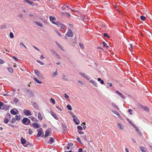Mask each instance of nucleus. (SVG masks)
Segmentation results:
<instances>
[{"label": "nucleus", "mask_w": 152, "mask_h": 152, "mask_svg": "<svg viewBox=\"0 0 152 152\" xmlns=\"http://www.w3.org/2000/svg\"><path fill=\"white\" fill-rule=\"evenodd\" d=\"M37 62L38 63L40 64L41 65H44V63H43V62L41 61H40L37 60Z\"/></svg>", "instance_id": "47"}, {"label": "nucleus", "mask_w": 152, "mask_h": 152, "mask_svg": "<svg viewBox=\"0 0 152 152\" xmlns=\"http://www.w3.org/2000/svg\"><path fill=\"white\" fill-rule=\"evenodd\" d=\"M23 112L24 114L26 116L32 115V114H31V111L25 109Z\"/></svg>", "instance_id": "3"}, {"label": "nucleus", "mask_w": 152, "mask_h": 152, "mask_svg": "<svg viewBox=\"0 0 152 152\" xmlns=\"http://www.w3.org/2000/svg\"><path fill=\"white\" fill-rule=\"evenodd\" d=\"M97 80L98 81H99L100 83L101 84H104V81L102 80H101L100 78H98V79H97Z\"/></svg>", "instance_id": "27"}, {"label": "nucleus", "mask_w": 152, "mask_h": 152, "mask_svg": "<svg viewBox=\"0 0 152 152\" xmlns=\"http://www.w3.org/2000/svg\"><path fill=\"white\" fill-rule=\"evenodd\" d=\"M12 58L15 60L16 61H18V59L15 57L13 56L12 57Z\"/></svg>", "instance_id": "61"}, {"label": "nucleus", "mask_w": 152, "mask_h": 152, "mask_svg": "<svg viewBox=\"0 0 152 152\" xmlns=\"http://www.w3.org/2000/svg\"><path fill=\"white\" fill-rule=\"evenodd\" d=\"M29 134H31L32 133V130L31 129H29V131H28Z\"/></svg>", "instance_id": "57"}, {"label": "nucleus", "mask_w": 152, "mask_h": 152, "mask_svg": "<svg viewBox=\"0 0 152 152\" xmlns=\"http://www.w3.org/2000/svg\"><path fill=\"white\" fill-rule=\"evenodd\" d=\"M56 43L57 45L62 50H64L63 48L61 47V46L57 42H56Z\"/></svg>", "instance_id": "22"}, {"label": "nucleus", "mask_w": 152, "mask_h": 152, "mask_svg": "<svg viewBox=\"0 0 152 152\" xmlns=\"http://www.w3.org/2000/svg\"><path fill=\"white\" fill-rule=\"evenodd\" d=\"M37 131L38 132L37 135V137H39L41 136L42 133H43V132L41 129H37Z\"/></svg>", "instance_id": "5"}, {"label": "nucleus", "mask_w": 152, "mask_h": 152, "mask_svg": "<svg viewBox=\"0 0 152 152\" xmlns=\"http://www.w3.org/2000/svg\"><path fill=\"white\" fill-rule=\"evenodd\" d=\"M14 102L15 103H17L18 102V100L17 98H15L14 99Z\"/></svg>", "instance_id": "52"}, {"label": "nucleus", "mask_w": 152, "mask_h": 152, "mask_svg": "<svg viewBox=\"0 0 152 152\" xmlns=\"http://www.w3.org/2000/svg\"><path fill=\"white\" fill-rule=\"evenodd\" d=\"M79 134H83L84 133V132H82L81 130L78 131Z\"/></svg>", "instance_id": "59"}, {"label": "nucleus", "mask_w": 152, "mask_h": 152, "mask_svg": "<svg viewBox=\"0 0 152 152\" xmlns=\"http://www.w3.org/2000/svg\"><path fill=\"white\" fill-rule=\"evenodd\" d=\"M117 125L119 127L120 129L122 130L124 128L123 126L121 124L119 123H118Z\"/></svg>", "instance_id": "28"}, {"label": "nucleus", "mask_w": 152, "mask_h": 152, "mask_svg": "<svg viewBox=\"0 0 152 152\" xmlns=\"http://www.w3.org/2000/svg\"><path fill=\"white\" fill-rule=\"evenodd\" d=\"M34 23H35L36 25H38V26H40L41 27H42L43 26L42 24L39 22L34 21Z\"/></svg>", "instance_id": "17"}, {"label": "nucleus", "mask_w": 152, "mask_h": 152, "mask_svg": "<svg viewBox=\"0 0 152 152\" xmlns=\"http://www.w3.org/2000/svg\"><path fill=\"white\" fill-rule=\"evenodd\" d=\"M50 113L52 116H53L55 119H56V120H58V117L56 116V114L53 112L51 111L50 112Z\"/></svg>", "instance_id": "15"}, {"label": "nucleus", "mask_w": 152, "mask_h": 152, "mask_svg": "<svg viewBox=\"0 0 152 152\" xmlns=\"http://www.w3.org/2000/svg\"><path fill=\"white\" fill-rule=\"evenodd\" d=\"M32 126L35 129L39 128L40 127V125L36 123H34L32 125Z\"/></svg>", "instance_id": "8"}, {"label": "nucleus", "mask_w": 152, "mask_h": 152, "mask_svg": "<svg viewBox=\"0 0 152 152\" xmlns=\"http://www.w3.org/2000/svg\"><path fill=\"white\" fill-rule=\"evenodd\" d=\"M64 97L66 99H68L69 98V96L66 94H64Z\"/></svg>", "instance_id": "56"}, {"label": "nucleus", "mask_w": 152, "mask_h": 152, "mask_svg": "<svg viewBox=\"0 0 152 152\" xmlns=\"http://www.w3.org/2000/svg\"><path fill=\"white\" fill-rule=\"evenodd\" d=\"M57 75L58 72L57 70H56V71L55 72L53 73L52 74V76L53 77H55V76H56Z\"/></svg>", "instance_id": "24"}, {"label": "nucleus", "mask_w": 152, "mask_h": 152, "mask_svg": "<svg viewBox=\"0 0 152 152\" xmlns=\"http://www.w3.org/2000/svg\"><path fill=\"white\" fill-rule=\"evenodd\" d=\"M20 46H23L25 48H26V49L27 48L26 46L24 44L23 42H21L20 43Z\"/></svg>", "instance_id": "48"}, {"label": "nucleus", "mask_w": 152, "mask_h": 152, "mask_svg": "<svg viewBox=\"0 0 152 152\" xmlns=\"http://www.w3.org/2000/svg\"><path fill=\"white\" fill-rule=\"evenodd\" d=\"M104 37H107L108 38H110V37L109 36H108L107 34V33H104Z\"/></svg>", "instance_id": "55"}, {"label": "nucleus", "mask_w": 152, "mask_h": 152, "mask_svg": "<svg viewBox=\"0 0 152 152\" xmlns=\"http://www.w3.org/2000/svg\"><path fill=\"white\" fill-rule=\"evenodd\" d=\"M10 113L12 115H15L17 114L16 112L14 111L13 109L11 110L10 111Z\"/></svg>", "instance_id": "23"}, {"label": "nucleus", "mask_w": 152, "mask_h": 152, "mask_svg": "<svg viewBox=\"0 0 152 152\" xmlns=\"http://www.w3.org/2000/svg\"><path fill=\"white\" fill-rule=\"evenodd\" d=\"M62 125L63 126V130H66L67 129V127L64 124H63Z\"/></svg>", "instance_id": "43"}, {"label": "nucleus", "mask_w": 152, "mask_h": 152, "mask_svg": "<svg viewBox=\"0 0 152 152\" xmlns=\"http://www.w3.org/2000/svg\"><path fill=\"white\" fill-rule=\"evenodd\" d=\"M132 111V110L131 109H129L128 110V112L129 113L130 115H132V113L131 112Z\"/></svg>", "instance_id": "60"}, {"label": "nucleus", "mask_w": 152, "mask_h": 152, "mask_svg": "<svg viewBox=\"0 0 152 152\" xmlns=\"http://www.w3.org/2000/svg\"><path fill=\"white\" fill-rule=\"evenodd\" d=\"M138 106L139 107V108L140 109H142V108H143V106H142L141 104H139L138 105Z\"/></svg>", "instance_id": "58"}, {"label": "nucleus", "mask_w": 152, "mask_h": 152, "mask_svg": "<svg viewBox=\"0 0 152 152\" xmlns=\"http://www.w3.org/2000/svg\"><path fill=\"white\" fill-rule=\"evenodd\" d=\"M4 103L1 102H0V109H2Z\"/></svg>", "instance_id": "46"}, {"label": "nucleus", "mask_w": 152, "mask_h": 152, "mask_svg": "<svg viewBox=\"0 0 152 152\" xmlns=\"http://www.w3.org/2000/svg\"><path fill=\"white\" fill-rule=\"evenodd\" d=\"M77 141L81 143V140H80V139L78 137L77 139Z\"/></svg>", "instance_id": "62"}, {"label": "nucleus", "mask_w": 152, "mask_h": 152, "mask_svg": "<svg viewBox=\"0 0 152 152\" xmlns=\"http://www.w3.org/2000/svg\"><path fill=\"white\" fill-rule=\"evenodd\" d=\"M4 122L6 124H7L9 122V120L7 118H4Z\"/></svg>", "instance_id": "40"}, {"label": "nucleus", "mask_w": 152, "mask_h": 152, "mask_svg": "<svg viewBox=\"0 0 152 152\" xmlns=\"http://www.w3.org/2000/svg\"><path fill=\"white\" fill-rule=\"evenodd\" d=\"M50 134V132L48 131V130H47L45 132V137H47V136H48Z\"/></svg>", "instance_id": "25"}, {"label": "nucleus", "mask_w": 152, "mask_h": 152, "mask_svg": "<svg viewBox=\"0 0 152 152\" xmlns=\"http://www.w3.org/2000/svg\"><path fill=\"white\" fill-rule=\"evenodd\" d=\"M15 118L16 120L19 121L20 119V116L19 115H16L15 116Z\"/></svg>", "instance_id": "26"}, {"label": "nucleus", "mask_w": 152, "mask_h": 152, "mask_svg": "<svg viewBox=\"0 0 152 152\" xmlns=\"http://www.w3.org/2000/svg\"><path fill=\"white\" fill-rule=\"evenodd\" d=\"M132 125L133 126L134 128L135 129H136V131H137V132L138 131H139V130L138 129V128H137L133 124H132Z\"/></svg>", "instance_id": "38"}, {"label": "nucleus", "mask_w": 152, "mask_h": 152, "mask_svg": "<svg viewBox=\"0 0 152 152\" xmlns=\"http://www.w3.org/2000/svg\"><path fill=\"white\" fill-rule=\"evenodd\" d=\"M115 93L117 94L119 96H121V98L122 99H125V97L123 95V94L121 93L120 92H119L118 91H115Z\"/></svg>", "instance_id": "11"}, {"label": "nucleus", "mask_w": 152, "mask_h": 152, "mask_svg": "<svg viewBox=\"0 0 152 152\" xmlns=\"http://www.w3.org/2000/svg\"><path fill=\"white\" fill-rule=\"evenodd\" d=\"M8 70L11 73H12L13 72V69L12 68H8Z\"/></svg>", "instance_id": "51"}, {"label": "nucleus", "mask_w": 152, "mask_h": 152, "mask_svg": "<svg viewBox=\"0 0 152 152\" xmlns=\"http://www.w3.org/2000/svg\"><path fill=\"white\" fill-rule=\"evenodd\" d=\"M89 82H90L91 83H92L93 84V85L95 87H98V85L96 82L94 80H91L89 81Z\"/></svg>", "instance_id": "10"}, {"label": "nucleus", "mask_w": 152, "mask_h": 152, "mask_svg": "<svg viewBox=\"0 0 152 152\" xmlns=\"http://www.w3.org/2000/svg\"><path fill=\"white\" fill-rule=\"evenodd\" d=\"M9 106H7L6 105L4 104L2 110H8L9 109Z\"/></svg>", "instance_id": "14"}, {"label": "nucleus", "mask_w": 152, "mask_h": 152, "mask_svg": "<svg viewBox=\"0 0 152 152\" xmlns=\"http://www.w3.org/2000/svg\"><path fill=\"white\" fill-rule=\"evenodd\" d=\"M66 35L68 37H72L73 35V32L70 29H69L68 32L66 33Z\"/></svg>", "instance_id": "4"}, {"label": "nucleus", "mask_w": 152, "mask_h": 152, "mask_svg": "<svg viewBox=\"0 0 152 152\" xmlns=\"http://www.w3.org/2000/svg\"><path fill=\"white\" fill-rule=\"evenodd\" d=\"M79 45L82 49H83L84 48V45L83 43H80Z\"/></svg>", "instance_id": "50"}, {"label": "nucleus", "mask_w": 152, "mask_h": 152, "mask_svg": "<svg viewBox=\"0 0 152 152\" xmlns=\"http://www.w3.org/2000/svg\"><path fill=\"white\" fill-rule=\"evenodd\" d=\"M56 107L58 109V110L59 111H61V109L58 106H56Z\"/></svg>", "instance_id": "63"}, {"label": "nucleus", "mask_w": 152, "mask_h": 152, "mask_svg": "<svg viewBox=\"0 0 152 152\" xmlns=\"http://www.w3.org/2000/svg\"><path fill=\"white\" fill-rule=\"evenodd\" d=\"M50 102L53 104H55V101L53 98H51L50 99Z\"/></svg>", "instance_id": "34"}, {"label": "nucleus", "mask_w": 152, "mask_h": 152, "mask_svg": "<svg viewBox=\"0 0 152 152\" xmlns=\"http://www.w3.org/2000/svg\"><path fill=\"white\" fill-rule=\"evenodd\" d=\"M33 106L35 108L38 109V105L36 103H34Z\"/></svg>", "instance_id": "39"}, {"label": "nucleus", "mask_w": 152, "mask_h": 152, "mask_svg": "<svg viewBox=\"0 0 152 152\" xmlns=\"http://www.w3.org/2000/svg\"><path fill=\"white\" fill-rule=\"evenodd\" d=\"M102 44L103 45V46L104 47H105L106 46V43L105 42H102Z\"/></svg>", "instance_id": "64"}, {"label": "nucleus", "mask_w": 152, "mask_h": 152, "mask_svg": "<svg viewBox=\"0 0 152 152\" xmlns=\"http://www.w3.org/2000/svg\"><path fill=\"white\" fill-rule=\"evenodd\" d=\"M35 73L37 75V77H42V74L37 70H34Z\"/></svg>", "instance_id": "7"}, {"label": "nucleus", "mask_w": 152, "mask_h": 152, "mask_svg": "<svg viewBox=\"0 0 152 152\" xmlns=\"http://www.w3.org/2000/svg\"><path fill=\"white\" fill-rule=\"evenodd\" d=\"M140 148L141 152H146V149L144 147L141 146Z\"/></svg>", "instance_id": "19"}, {"label": "nucleus", "mask_w": 152, "mask_h": 152, "mask_svg": "<svg viewBox=\"0 0 152 152\" xmlns=\"http://www.w3.org/2000/svg\"><path fill=\"white\" fill-rule=\"evenodd\" d=\"M73 121L76 125H78L80 123V121L77 118H73Z\"/></svg>", "instance_id": "13"}, {"label": "nucleus", "mask_w": 152, "mask_h": 152, "mask_svg": "<svg viewBox=\"0 0 152 152\" xmlns=\"http://www.w3.org/2000/svg\"><path fill=\"white\" fill-rule=\"evenodd\" d=\"M63 79L65 80H68V78L67 76L65 75H63Z\"/></svg>", "instance_id": "29"}, {"label": "nucleus", "mask_w": 152, "mask_h": 152, "mask_svg": "<svg viewBox=\"0 0 152 152\" xmlns=\"http://www.w3.org/2000/svg\"><path fill=\"white\" fill-rule=\"evenodd\" d=\"M86 125V123L85 122H84L81 124V126H83V128L84 129H85L86 128V126H85Z\"/></svg>", "instance_id": "42"}, {"label": "nucleus", "mask_w": 152, "mask_h": 152, "mask_svg": "<svg viewBox=\"0 0 152 152\" xmlns=\"http://www.w3.org/2000/svg\"><path fill=\"white\" fill-rule=\"evenodd\" d=\"M54 142V139L53 137H50V141H48V143L50 144L53 143Z\"/></svg>", "instance_id": "18"}, {"label": "nucleus", "mask_w": 152, "mask_h": 152, "mask_svg": "<svg viewBox=\"0 0 152 152\" xmlns=\"http://www.w3.org/2000/svg\"><path fill=\"white\" fill-rule=\"evenodd\" d=\"M21 142L22 144L25 147H27V145H25L24 144L26 142V140L23 138H21Z\"/></svg>", "instance_id": "12"}, {"label": "nucleus", "mask_w": 152, "mask_h": 152, "mask_svg": "<svg viewBox=\"0 0 152 152\" xmlns=\"http://www.w3.org/2000/svg\"><path fill=\"white\" fill-rule=\"evenodd\" d=\"M26 94L30 97H32L34 96V94L33 92L28 89L27 90Z\"/></svg>", "instance_id": "6"}, {"label": "nucleus", "mask_w": 152, "mask_h": 152, "mask_svg": "<svg viewBox=\"0 0 152 152\" xmlns=\"http://www.w3.org/2000/svg\"><path fill=\"white\" fill-rule=\"evenodd\" d=\"M22 123L26 125H28L30 123V121L27 118H24L22 120Z\"/></svg>", "instance_id": "1"}, {"label": "nucleus", "mask_w": 152, "mask_h": 152, "mask_svg": "<svg viewBox=\"0 0 152 152\" xmlns=\"http://www.w3.org/2000/svg\"><path fill=\"white\" fill-rule=\"evenodd\" d=\"M80 74L84 78H85L87 80H89L90 79V77L88 76L85 73H80Z\"/></svg>", "instance_id": "2"}, {"label": "nucleus", "mask_w": 152, "mask_h": 152, "mask_svg": "<svg viewBox=\"0 0 152 152\" xmlns=\"http://www.w3.org/2000/svg\"><path fill=\"white\" fill-rule=\"evenodd\" d=\"M38 118L40 120H42L43 119V118L40 113H38Z\"/></svg>", "instance_id": "20"}, {"label": "nucleus", "mask_w": 152, "mask_h": 152, "mask_svg": "<svg viewBox=\"0 0 152 152\" xmlns=\"http://www.w3.org/2000/svg\"><path fill=\"white\" fill-rule=\"evenodd\" d=\"M112 106L116 108L118 110H119V108H118V107L117 106V105L115 104V103H112Z\"/></svg>", "instance_id": "31"}, {"label": "nucleus", "mask_w": 152, "mask_h": 152, "mask_svg": "<svg viewBox=\"0 0 152 152\" xmlns=\"http://www.w3.org/2000/svg\"><path fill=\"white\" fill-rule=\"evenodd\" d=\"M16 119L15 118H12V120L11 121V122L12 123H14L15 121H16Z\"/></svg>", "instance_id": "44"}, {"label": "nucleus", "mask_w": 152, "mask_h": 152, "mask_svg": "<svg viewBox=\"0 0 152 152\" xmlns=\"http://www.w3.org/2000/svg\"><path fill=\"white\" fill-rule=\"evenodd\" d=\"M34 81H35L37 83H39V84H41L42 83V82L39 80L37 77H34Z\"/></svg>", "instance_id": "21"}, {"label": "nucleus", "mask_w": 152, "mask_h": 152, "mask_svg": "<svg viewBox=\"0 0 152 152\" xmlns=\"http://www.w3.org/2000/svg\"><path fill=\"white\" fill-rule=\"evenodd\" d=\"M112 112L113 113H114V114H116V115H117L118 117H119V116H120V114H119V113H118L116 111H115V110H112Z\"/></svg>", "instance_id": "30"}, {"label": "nucleus", "mask_w": 152, "mask_h": 152, "mask_svg": "<svg viewBox=\"0 0 152 152\" xmlns=\"http://www.w3.org/2000/svg\"><path fill=\"white\" fill-rule=\"evenodd\" d=\"M66 6H67L66 5H65L64 6L61 7V8L63 10H65L66 9Z\"/></svg>", "instance_id": "54"}, {"label": "nucleus", "mask_w": 152, "mask_h": 152, "mask_svg": "<svg viewBox=\"0 0 152 152\" xmlns=\"http://www.w3.org/2000/svg\"><path fill=\"white\" fill-rule=\"evenodd\" d=\"M51 52L52 53L54 54H56V55H58L57 54V53L53 50H51Z\"/></svg>", "instance_id": "53"}, {"label": "nucleus", "mask_w": 152, "mask_h": 152, "mask_svg": "<svg viewBox=\"0 0 152 152\" xmlns=\"http://www.w3.org/2000/svg\"><path fill=\"white\" fill-rule=\"evenodd\" d=\"M50 20L53 24H56V23L53 20L56 19V18L52 16H50L49 17Z\"/></svg>", "instance_id": "9"}, {"label": "nucleus", "mask_w": 152, "mask_h": 152, "mask_svg": "<svg viewBox=\"0 0 152 152\" xmlns=\"http://www.w3.org/2000/svg\"><path fill=\"white\" fill-rule=\"evenodd\" d=\"M143 108L144 109V110L147 112H148L149 111L148 108L147 107H143Z\"/></svg>", "instance_id": "45"}, {"label": "nucleus", "mask_w": 152, "mask_h": 152, "mask_svg": "<svg viewBox=\"0 0 152 152\" xmlns=\"http://www.w3.org/2000/svg\"><path fill=\"white\" fill-rule=\"evenodd\" d=\"M66 107L68 109V110H72V108L71 106L69 104H68Z\"/></svg>", "instance_id": "37"}, {"label": "nucleus", "mask_w": 152, "mask_h": 152, "mask_svg": "<svg viewBox=\"0 0 152 152\" xmlns=\"http://www.w3.org/2000/svg\"><path fill=\"white\" fill-rule=\"evenodd\" d=\"M29 118L33 121L34 122H38V120L34 117H33V116H30L29 117Z\"/></svg>", "instance_id": "16"}, {"label": "nucleus", "mask_w": 152, "mask_h": 152, "mask_svg": "<svg viewBox=\"0 0 152 152\" xmlns=\"http://www.w3.org/2000/svg\"><path fill=\"white\" fill-rule=\"evenodd\" d=\"M140 19L142 20H144L145 19V16H141L140 17Z\"/></svg>", "instance_id": "49"}, {"label": "nucleus", "mask_w": 152, "mask_h": 152, "mask_svg": "<svg viewBox=\"0 0 152 152\" xmlns=\"http://www.w3.org/2000/svg\"><path fill=\"white\" fill-rule=\"evenodd\" d=\"M10 38H14V36L13 33L12 32H11L10 33Z\"/></svg>", "instance_id": "36"}, {"label": "nucleus", "mask_w": 152, "mask_h": 152, "mask_svg": "<svg viewBox=\"0 0 152 152\" xmlns=\"http://www.w3.org/2000/svg\"><path fill=\"white\" fill-rule=\"evenodd\" d=\"M6 24H4L1 25V28L2 29H4L6 28Z\"/></svg>", "instance_id": "33"}, {"label": "nucleus", "mask_w": 152, "mask_h": 152, "mask_svg": "<svg viewBox=\"0 0 152 152\" xmlns=\"http://www.w3.org/2000/svg\"><path fill=\"white\" fill-rule=\"evenodd\" d=\"M25 1L30 4L32 5L33 4V2L29 0H25Z\"/></svg>", "instance_id": "32"}, {"label": "nucleus", "mask_w": 152, "mask_h": 152, "mask_svg": "<svg viewBox=\"0 0 152 152\" xmlns=\"http://www.w3.org/2000/svg\"><path fill=\"white\" fill-rule=\"evenodd\" d=\"M77 129H78V131L81 130H82L83 129L82 127L81 126H77Z\"/></svg>", "instance_id": "41"}, {"label": "nucleus", "mask_w": 152, "mask_h": 152, "mask_svg": "<svg viewBox=\"0 0 152 152\" xmlns=\"http://www.w3.org/2000/svg\"><path fill=\"white\" fill-rule=\"evenodd\" d=\"M60 25L59 26V27H60V28L62 29H63L64 28H65V25H64L62 24H59Z\"/></svg>", "instance_id": "35"}]
</instances>
